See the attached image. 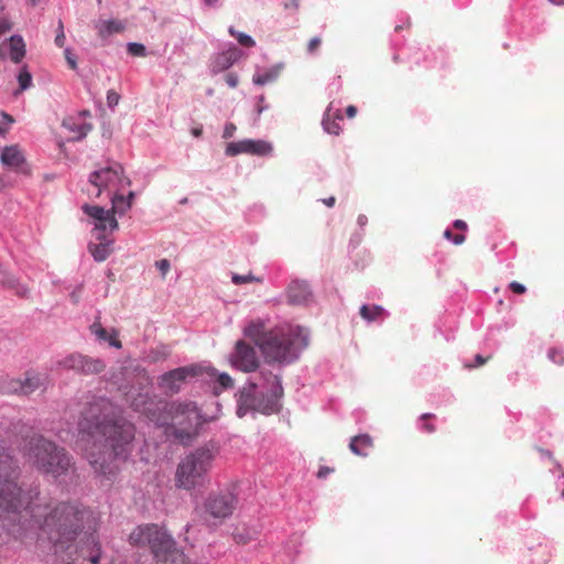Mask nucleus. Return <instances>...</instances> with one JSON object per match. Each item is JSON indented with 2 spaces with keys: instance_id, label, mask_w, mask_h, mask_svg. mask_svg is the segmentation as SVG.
I'll return each instance as SVG.
<instances>
[{
  "instance_id": "c9c22d12",
  "label": "nucleus",
  "mask_w": 564,
  "mask_h": 564,
  "mask_svg": "<svg viewBox=\"0 0 564 564\" xmlns=\"http://www.w3.org/2000/svg\"><path fill=\"white\" fill-rule=\"evenodd\" d=\"M206 381H216L221 389L231 388L234 384L232 378L228 373H218L212 378H206Z\"/></svg>"
},
{
  "instance_id": "0eeeda50",
  "label": "nucleus",
  "mask_w": 564,
  "mask_h": 564,
  "mask_svg": "<svg viewBox=\"0 0 564 564\" xmlns=\"http://www.w3.org/2000/svg\"><path fill=\"white\" fill-rule=\"evenodd\" d=\"M135 546H149L158 564H173L176 555L175 542L167 531L158 524L137 527L129 535Z\"/></svg>"
},
{
  "instance_id": "aec40b11",
  "label": "nucleus",
  "mask_w": 564,
  "mask_h": 564,
  "mask_svg": "<svg viewBox=\"0 0 564 564\" xmlns=\"http://www.w3.org/2000/svg\"><path fill=\"white\" fill-rule=\"evenodd\" d=\"M95 238L99 242H89L88 251L90 252L95 261L102 262L112 253L113 240L108 238V236L104 232L95 234Z\"/></svg>"
},
{
  "instance_id": "6e6552de",
  "label": "nucleus",
  "mask_w": 564,
  "mask_h": 564,
  "mask_svg": "<svg viewBox=\"0 0 564 564\" xmlns=\"http://www.w3.org/2000/svg\"><path fill=\"white\" fill-rule=\"evenodd\" d=\"M88 182L96 188L95 193L88 192V195L95 198L100 197L104 192L110 196L131 185V180L124 175V169L118 162H110L107 166L95 170L89 174Z\"/></svg>"
},
{
  "instance_id": "0e129e2a",
  "label": "nucleus",
  "mask_w": 564,
  "mask_h": 564,
  "mask_svg": "<svg viewBox=\"0 0 564 564\" xmlns=\"http://www.w3.org/2000/svg\"><path fill=\"white\" fill-rule=\"evenodd\" d=\"M324 203L330 208V206H334L336 203L335 197H329L328 199H324Z\"/></svg>"
},
{
  "instance_id": "ea45409f",
  "label": "nucleus",
  "mask_w": 564,
  "mask_h": 564,
  "mask_svg": "<svg viewBox=\"0 0 564 564\" xmlns=\"http://www.w3.org/2000/svg\"><path fill=\"white\" fill-rule=\"evenodd\" d=\"M445 238L453 241L454 245H463L465 241L464 234H453L451 230L444 231Z\"/></svg>"
},
{
  "instance_id": "f3484780",
  "label": "nucleus",
  "mask_w": 564,
  "mask_h": 564,
  "mask_svg": "<svg viewBox=\"0 0 564 564\" xmlns=\"http://www.w3.org/2000/svg\"><path fill=\"white\" fill-rule=\"evenodd\" d=\"M0 161L3 165L18 172L24 174L29 173V169L25 164V158L18 145L6 147L0 154Z\"/></svg>"
},
{
  "instance_id": "f257e3e1",
  "label": "nucleus",
  "mask_w": 564,
  "mask_h": 564,
  "mask_svg": "<svg viewBox=\"0 0 564 564\" xmlns=\"http://www.w3.org/2000/svg\"><path fill=\"white\" fill-rule=\"evenodd\" d=\"M18 475L17 460L7 448L0 447V529L20 534L25 528L22 518L30 516L64 564H98L101 552L95 533L85 534L79 544L74 543L91 518V511L78 503L62 502L44 513L39 506L25 503L17 484Z\"/></svg>"
},
{
  "instance_id": "3c124183",
  "label": "nucleus",
  "mask_w": 564,
  "mask_h": 564,
  "mask_svg": "<svg viewBox=\"0 0 564 564\" xmlns=\"http://www.w3.org/2000/svg\"><path fill=\"white\" fill-rule=\"evenodd\" d=\"M236 129H237V127L232 122L227 123L223 131V138H225V139L231 138L235 134Z\"/></svg>"
},
{
  "instance_id": "c03bdc74",
  "label": "nucleus",
  "mask_w": 564,
  "mask_h": 564,
  "mask_svg": "<svg viewBox=\"0 0 564 564\" xmlns=\"http://www.w3.org/2000/svg\"><path fill=\"white\" fill-rule=\"evenodd\" d=\"M321 43L322 40L318 36L312 37L307 44V52L310 54L316 53L317 50L319 48Z\"/></svg>"
},
{
  "instance_id": "ddd939ff",
  "label": "nucleus",
  "mask_w": 564,
  "mask_h": 564,
  "mask_svg": "<svg viewBox=\"0 0 564 564\" xmlns=\"http://www.w3.org/2000/svg\"><path fill=\"white\" fill-rule=\"evenodd\" d=\"M238 498L230 490L212 494L205 502V511L216 519H224L232 514Z\"/></svg>"
},
{
  "instance_id": "f8f14e48",
  "label": "nucleus",
  "mask_w": 564,
  "mask_h": 564,
  "mask_svg": "<svg viewBox=\"0 0 564 564\" xmlns=\"http://www.w3.org/2000/svg\"><path fill=\"white\" fill-rule=\"evenodd\" d=\"M48 386V376L42 372L29 371L24 379H11L7 391L10 393L30 395L35 391H45Z\"/></svg>"
},
{
  "instance_id": "a18cd8bd",
  "label": "nucleus",
  "mask_w": 564,
  "mask_h": 564,
  "mask_svg": "<svg viewBox=\"0 0 564 564\" xmlns=\"http://www.w3.org/2000/svg\"><path fill=\"white\" fill-rule=\"evenodd\" d=\"M155 267L160 270V272L164 276L169 272L171 264L167 259H161L155 262Z\"/></svg>"
},
{
  "instance_id": "bb28decb",
  "label": "nucleus",
  "mask_w": 564,
  "mask_h": 564,
  "mask_svg": "<svg viewBox=\"0 0 564 564\" xmlns=\"http://www.w3.org/2000/svg\"><path fill=\"white\" fill-rule=\"evenodd\" d=\"M111 200V208L109 209L111 212V215H123L128 209L131 208V203L129 199H126V196L122 194H119L118 192L110 195Z\"/></svg>"
},
{
  "instance_id": "774afa93",
  "label": "nucleus",
  "mask_w": 564,
  "mask_h": 564,
  "mask_svg": "<svg viewBox=\"0 0 564 564\" xmlns=\"http://www.w3.org/2000/svg\"><path fill=\"white\" fill-rule=\"evenodd\" d=\"M8 132V128H3L0 126V135H3Z\"/></svg>"
},
{
  "instance_id": "e2e57ef3",
  "label": "nucleus",
  "mask_w": 564,
  "mask_h": 564,
  "mask_svg": "<svg viewBox=\"0 0 564 564\" xmlns=\"http://www.w3.org/2000/svg\"><path fill=\"white\" fill-rule=\"evenodd\" d=\"M192 134L194 137H200L203 134V128L202 127L193 128L192 129Z\"/></svg>"
},
{
  "instance_id": "72a5a7b5",
  "label": "nucleus",
  "mask_w": 564,
  "mask_h": 564,
  "mask_svg": "<svg viewBox=\"0 0 564 564\" xmlns=\"http://www.w3.org/2000/svg\"><path fill=\"white\" fill-rule=\"evenodd\" d=\"M18 83H19V90L15 94H19L21 91H24L29 89L32 86V75L28 69V66L24 65L21 67L18 76H17Z\"/></svg>"
},
{
  "instance_id": "6ab92c4d",
  "label": "nucleus",
  "mask_w": 564,
  "mask_h": 564,
  "mask_svg": "<svg viewBox=\"0 0 564 564\" xmlns=\"http://www.w3.org/2000/svg\"><path fill=\"white\" fill-rule=\"evenodd\" d=\"M241 58V50L237 47H231L227 51L218 53L212 59V73L217 74L225 72L232 67L234 63Z\"/></svg>"
},
{
  "instance_id": "1a4fd4ad",
  "label": "nucleus",
  "mask_w": 564,
  "mask_h": 564,
  "mask_svg": "<svg viewBox=\"0 0 564 564\" xmlns=\"http://www.w3.org/2000/svg\"><path fill=\"white\" fill-rule=\"evenodd\" d=\"M208 419L204 416L202 410L193 402L178 405V443L191 444L203 433Z\"/></svg>"
},
{
  "instance_id": "8fccbe9b",
  "label": "nucleus",
  "mask_w": 564,
  "mask_h": 564,
  "mask_svg": "<svg viewBox=\"0 0 564 564\" xmlns=\"http://www.w3.org/2000/svg\"><path fill=\"white\" fill-rule=\"evenodd\" d=\"M509 288L514 294L518 295H523L527 291L525 286L518 282H511Z\"/></svg>"
},
{
  "instance_id": "052dcab7",
  "label": "nucleus",
  "mask_w": 564,
  "mask_h": 564,
  "mask_svg": "<svg viewBox=\"0 0 564 564\" xmlns=\"http://www.w3.org/2000/svg\"><path fill=\"white\" fill-rule=\"evenodd\" d=\"M346 113L349 118H354L358 113V108L354 105H349L346 109Z\"/></svg>"
},
{
  "instance_id": "4d7b16f0",
  "label": "nucleus",
  "mask_w": 564,
  "mask_h": 564,
  "mask_svg": "<svg viewBox=\"0 0 564 564\" xmlns=\"http://www.w3.org/2000/svg\"><path fill=\"white\" fill-rule=\"evenodd\" d=\"M234 539L237 543L239 544H247L250 542L251 540V536H245L243 534L241 533H235L234 534Z\"/></svg>"
},
{
  "instance_id": "7ed1b4c3",
  "label": "nucleus",
  "mask_w": 564,
  "mask_h": 564,
  "mask_svg": "<svg viewBox=\"0 0 564 564\" xmlns=\"http://www.w3.org/2000/svg\"><path fill=\"white\" fill-rule=\"evenodd\" d=\"M283 388L281 378L267 371L251 378L239 392L237 415L242 417L248 411L270 415L281 410Z\"/></svg>"
},
{
  "instance_id": "a878e982",
  "label": "nucleus",
  "mask_w": 564,
  "mask_h": 564,
  "mask_svg": "<svg viewBox=\"0 0 564 564\" xmlns=\"http://www.w3.org/2000/svg\"><path fill=\"white\" fill-rule=\"evenodd\" d=\"M97 29L99 36L106 39L115 33H120L123 31L124 26L119 21L108 20L99 22Z\"/></svg>"
},
{
  "instance_id": "9b49d317",
  "label": "nucleus",
  "mask_w": 564,
  "mask_h": 564,
  "mask_svg": "<svg viewBox=\"0 0 564 564\" xmlns=\"http://www.w3.org/2000/svg\"><path fill=\"white\" fill-rule=\"evenodd\" d=\"M56 369L73 370L83 376L98 375L106 368L104 360L73 352L55 361Z\"/></svg>"
},
{
  "instance_id": "4468645a",
  "label": "nucleus",
  "mask_w": 564,
  "mask_h": 564,
  "mask_svg": "<svg viewBox=\"0 0 564 564\" xmlns=\"http://www.w3.org/2000/svg\"><path fill=\"white\" fill-rule=\"evenodd\" d=\"M230 361L232 367L242 372L256 371L260 365L254 347L243 340L236 344Z\"/></svg>"
},
{
  "instance_id": "9d476101",
  "label": "nucleus",
  "mask_w": 564,
  "mask_h": 564,
  "mask_svg": "<svg viewBox=\"0 0 564 564\" xmlns=\"http://www.w3.org/2000/svg\"><path fill=\"white\" fill-rule=\"evenodd\" d=\"M130 406L153 421L160 426L170 424L171 414L166 412L167 403L165 401H155L148 392H139L130 397Z\"/></svg>"
},
{
  "instance_id": "7c9ffc66",
  "label": "nucleus",
  "mask_w": 564,
  "mask_h": 564,
  "mask_svg": "<svg viewBox=\"0 0 564 564\" xmlns=\"http://www.w3.org/2000/svg\"><path fill=\"white\" fill-rule=\"evenodd\" d=\"M280 74L281 67L276 66L262 74L254 75L252 82L257 85H264L276 80Z\"/></svg>"
},
{
  "instance_id": "37998d69",
  "label": "nucleus",
  "mask_w": 564,
  "mask_h": 564,
  "mask_svg": "<svg viewBox=\"0 0 564 564\" xmlns=\"http://www.w3.org/2000/svg\"><path fill=\"white\" fill-rule=\"evenodd\" d=\"M64 55H65V58H66V62H67L68 66L72 69H76L77 68V61H76V56L72 53V51L69 48H65Z\"/></svg>"
},
{
  "instance_id": "423d86ee",
  "label": "nucleus",
  "mask_w": 564,
  "mask_h": 564,
  "mask_svg": "<svg viewBox=\"0 0 564 564\" xmlns=\"http://www.w3.org/2000/svg\"><path fill=\"white\" fill-rule=\"evenodd\" d=\"M218 454L219 446L214 441L206 442L185 454L178 464V487L192 490L203 486Z\"/></svg>"
},
{
  "instance_id": "2eb2a0df",
  "label": "nucleus",
  "mask_w": 564,
  "mask_h": 564,
  "mask_svg": "<svg viewBox=\"0 0 564 564\" xmlns=\"http://www.w3.org/2000/svg\"><path fill=\"white\" fill-rule=\"evenodd\" d=\"M83 212L95 219V234L104 232L109 229L110 232L117 230L119 228L118 220L109 209H105L104 207L84 204L82 206Z\"/></svg>"
},
{
  "instance_id": "a19ab883",
  "label": "nucleus",
  "mask_w": 564,
  "mask_h": 564,
  "mask_svg": "<svg viewBox=\"0 0 564 564\" xmlns=\"http://www.w3.org/2000/svg\"><path fill=\"white\" fill-rule=\"evenodd\" d=\"M120 100V95L115 90H108L107 93V105L109 108H113L118 105Z\"/></svg>"
},
{
  "instance_id": "680f3d73",
  "label": "nucleus",
  "mask_w": 564,
  "mask_h": 564,
  "mask_svg": "<svg viewBox=\"0 0 564 564\" xmlns=\"http://www.w3.org/2000/svg\"><path fill=\"white\" fill-rule=\"evenodd\" d=\"M1 117H2V119H3L8 124H11V123H13V122H14L13 117H12L11 115H9V113L4 112V111H2V112H1Z\"/></svg>"
},
{
  "instance_id": "473e14b6",
  "label": "nucleus",
  "mask_w": 564,
  "mask_h": 564,
  "mask_svg": "<svg viewBox=\"0 0 564 564\" xmlns=\"http://www.w3.org/2000/svg\"><path fill=\"white\" fill-rule=\"evenodd\" d=\"M249 139L240 140V141H232L231 143L227 144L226 147V155L228 156H236L238 153H249Z\"/></svg>"
},
{
  "instance_id": "2f4dec72",
  "label": "nucleus",
  "mask_w": 564,
  "mask_h": 564,
  "mask_svg": "<svg viewBox=\"0 0 564 564\" xmlns=\"http://www.w3.org/2000/svg\"><path fill=\"white\" fill-rule=\"evenodd\" d=\"M159 386L165 393L173 392L176 386V369L162 375Z\"/></svg>"
},
{
  "instance_id": "c756f323",
  "label": "nucleus",
  "mask_w": 564,
  "mask_h": 564,
  "mask_svg": "<svg viewBox=\"0 0 564 564\" xmlns=\"http://www.w3.org/2000/svg\"><path fill=\"white\" fill-rule=\"evenodd\" d=\"M249 153L252 155L267 156L270 155L272 147L268 141L264 140H252L249 139Z\"/></svg>"
},
{
  "instance_id": "4c0bfd02",
  "label": "nucleus",
  "mask_w": 564,
  "mask_h": 564,
  "mask_svg": "<svg viewBox=\"0 0 564 564\" xmlns=\"http://www.w3.org/2000/svg\"><path fill=\"white\" fill-rule=\"evenodd\" d=\"M127 51L130 55L137 57H144L147 55V47L137 42H130L127 44Z\"/></svg>"
},
{
  "instance_id": "412c9836",
  "label": "nucleus",
  "mask_w": 564,
  "mask_h": 564,
  "mask_svg": "<svg viewBox=\"0 0 564 564\" xmlns=\"http://www.w3.org/2000/svg\"><path fill=\"white\" fill-rule=\"evenodd\" d=\"M312 293L310 285L301 280H294L288 289L289 303L292 305H305L310 302Z\"/></svg>"
},
{
  "instance_id": "f03ea898",
  "label": "nucleus",
  "mask_w": 564,
  "mask_h": 564,
  "mask_svg": "<svg viewBox=\"0 0 564 564\" xmlns=\"http://www.w3.org/2000/svg\"><path fill=\"white\" fill-rule=\"evenodd\" d=\"M80 432L91 438L86 456L95 473L112 476L117 460H126L132 447L134 426L124 417L102 411L99 403H90L78 423Z\"/></svg>"
},
{
  "instance_id": "603ef678",
  "label": "nucleus",
  "mask_w": 564,
  "mask_h": 564,
  "mask_svg": "<svg viewBox=\"0 0 564 564\" xmlns=\"http://www.w3.org/2000/svg\"><path fill=\"white\" fill-rule=\"evenodd\" d=\"M489 358H490V356L482 357V355L478 354V355L475 356V362L474 364H469V365H465V367L474 368V367L482 366L485 362L488 361Z\"/></svg>"
},
{
  "instance_id": "5fc2aeb1",
  "label": "nucleus",
  "mask_w": 564,
  "mask_h": 564,
  "mask_svg": "<svg viewBox=\"0 0 564 564\" xmlns=\"http://www.w3.org/2000/svg\"><path fill=\"white\" fill-rule=\"evenodd\" d=\"M11 344V339L3 333H0V351L8 349Z\"/></svg>"
},
{
  "instance_id": "13d9d810",
  "label": "nucleus",
  "mask_w": 564,
  "mask_h": 564,
  "mask_svg": "<svg viewBox=\"0 0 564 564\" xmlns=\"http://www.w3.org/2000/svg\"><path fill=\"white\" fill-rule=\"evenodd\" d=\"M334 471V469L329 468V467H322L318 469L317 471V477L319 479H324V477H326L329 473Z\"/></svg>"
},
{
  "instance_id": "69168bd1",
  "label": "nucleus",
  "mask_w": 564,
  "mask_h": 564,
  "mask_svg": "<svg viewBox=\"0 0 564 564\" xmlns=\"http://www.w3.org/2000/svg\"><path fill=\"white\" fill-rule=\"evenodd\" d=\"M134 196H135L134 192H129V194L126 196V199H129V202L132 204Z\"/></svg>"
},
{
  "instance_id": "de8ad7c7",
  "label": "nucleus",
  "mask_w": 564,
  "mask_h": 564,
  "mask_svg": "<svg viewBox=\"0 0 564 564\" xmlns=\"http://www.w3.org/2000/svg\"><path fill=\"white\" fill-rule=\"evenodd\" d=\"M83 291V284L77 285L69 294L70 301L73 304H78L80 301V295Z\"/></svg>"
},
{
  "instance_id": "dca6fc26",
  "label": "nucleus",
  "mask_w": 564,
  "mask_h": 564,
  "mask_svg": "<svg viewBox=\"0 0 564 564\" xmlns=\"http://www.w3.org/2000/svg\"><path fill=\"white\" fill-rule=\"evenodd\" d=\"M216 376L215 368L210 366H204L200 364H192L183 367H178V382L193 381V379L213 378Z\"/></svg>"
},
{
  "instance_id": "b1692460",
  "label": "nucleus",
  "mask_w": 564,
  "mask_h": 564,
  "mask_svg": "<svg viewBox=\"0 0 564 564\" xmlns=\"http://www.w3.org/2000/svg\"><path fill=\"white\" fill-rule=\"evenodd\" d=\"M372 447V438L367 434L355 436L349 443V449L361 457H367Z\"/></svg>"
},
{
  "instance_id": "bf43d9fd",
  "label": "nucleus",
  "mask_w": 564,
  "mask_h": 564,
  "mask_svg": "<svg viewBox=\"0 0 564 564\" xmlns=\"http://www.w3.org/2000/svg\"><path fill=\"white\" fill-rule=\"evenodd\" d=\"M454 227L456 230L465 231L467 230V224L464 220H455Z\"/></svg>"
},
{
  "instance_id": "a211bd4d",
  "label": "nucleus",
  "mask_w": 564,
  "mask_h": 564,
  "mask_svg": "<svg viewBox=\"0 0 564 564\" xmlns=\"http://www.w3.org/2000/svg\"><path fill=\"white\" fill-rule=\"evenodd\" d=\"M0 284L9 290H13L15 295L21 299H30L31 290L25 284H22L15 274L8 270L0 263Z\"/></svg>"
},
{
  "instance_id": "6e6d98bb",
  "label": "nucleus",
  "mask_w": 564,
  "mask_h": 564,
  "mask_svg": "<svg viewBox=\"0 0 564 564\" xmlns=\"http://www.w3.org/2000/svg\"><path fill=\"white\" fill-rule=\"evenodd\" d=\"M301 0H284V8L285 9H293L297 10L300 8Z\"/></svg>"
},
{
  "instance_id": "20e7f679",
  "label": "nucleus",
  "mask_w": 564,
  "mask_h": 564,
  "mask_svg": "<svg viewBox=\"0 0 564 564\" xmlns=\"http://www.w3.org/2000/svg\"><path fill=\"white\" fill-rule=\"evenodd\" d=\"M260 351L269 364H291L308 345V334L302 327H276L262 333L258 339Z\"/></svg>"
},
{
  "instance_id": "864d4df0",
  "label": "nucleus",
  "mask_w": 564,
  "mask_h": 564,
  "mask_svg": "<svg viewBox=\"0 0 564 564\" xmlns=\"http://www.w3.org/2000/svg\"><path fill=\"white\" fill-rule=\"evenodd\" d=\"M12 29V23L7 19H0V35Z\"/></svg>"
},
{
  "instance_id": "e433bc0d",
  "label": "nucleus",
  "mask_w": 564,
  "mask_h": 564,
  "mask_svg": "<svg viewBox=\"0 0 564 564\" xmlns=\"http://www.w3.org/2000/svg\"><path fill=\"white\" fill-rule=\"evenodd\" d=\"M231 281L236 285L247 284V283H261L262 279L259 276H254L252 274L248 275H240V274H234L231 276Z\"/></svg>"
},
{
  "instance_id": "58836bf2",
  "label": "nucleus",
  "mask_w": 564,
  "mask_h": 564,
  "mask_svg": "<svg viewBox=\"0 0 564 564\" xmlns=\"http://www.w3.org/2000/svg\"><path fill=\"white\" fill-rule=\"evenodd\" d=\"M550 360L556 365L564 364V352L557 348H551L549 351Z\"/></svg>"
},
{
  "instance_id": "5701e85b",
  "label": "nucleus",
  "mask_w": 564,
  "mask_h": 564,
  "mask_svg": "<svg viewBox=\"0 0 564 564\" xmlns=\"http://www.w3.org/2000/svg\"><path fill=\"white\" fill-rule=\"evenodd\" d=\"M91 333L97 337L100 341H107L109 346L115 347L117 349L121 348V341L117 338L118 332L116 329L111 330L109 335L107 329L102 327L99 322H95L90 326Z\"/></svg>"
},
{
  "instance_id": "338daca9",
  "label": "nucleus",
  "mask_w": 564,
  "mask_h": 564,
  "mask_svg": "<svg viewBox=\"0 0 564 564\" xmlns=\"http://www.w3.org/2000/svg\"><path fill=\"white\" fill-rule=\"evenodd\" d=\"M552 4L564 6V0H549Z\"/></svg>"
},
{
  "instance_id": "09e8293b",
  "label": "nucleus",
  "mask_w": 564,
  "mask_h": 564,
  "mask_svg": "<svg viewBox=\"0 0 564 564\" xmlns=\"http://www.w3.org/2000/svg\"><path fill=\"white\" fill-rule=\"evenodd\" d=\"M225 82L230 86V87H236L238 84H239V77L237 76L236 73H227L225 75Z\"/></svg>"
},
{
  "instance_id": "c85d7f7f",
  "label": "nucleus",
  "mask_w": 564,
  "mask_h": 564,
  "mask_svg": "<svg viewBox=\"0 0 564 564\" xmlns=\"http://www.w3.org/2000/svg\"><path fill=\"white\" fill-rule=\"evenodd\" d=\"M386 310L378 305H362L359 310L361 318L367 322H375L383 317Z\"/></svg>"
},
{
  "instance_id": "cd10ccee",
  "label": "nucleus",
  "mask_w": 564,
  "mask_h": 564,
  "mask_svg": "<svg viewBox=\"0 0 564 564\" xmlns=\"http://www.w3.org/2000/svg\"><path fill=\"white\" fill-rule=\"evenodd\" d=\"M63 127L72 132H75L77 135L74 138V140L77 141L84 139L87 135V133L93 129V126L90 123H76L72 119L64 120Z\"/></svg>"
},
{
  "instance_id": "79ce46f5",
  "label": "nucleus",
  "mask_w": 564,
  "mask_h": 564,
  "mask_svg": "<svg viewBox=\"0 0 564 564\" xmlns=\"http://www.w3.org/2000/svg\"><path fill=\"white\" fill-rule=\"evenodd\" d=\"M55 44L58 47H63L65 44L64 28H63L62 21L58 22V30H57V34L55 36Z\"/></svg>"
},
{
  "instance_id": "f704fd0d",
  "label": "nucleus",
  "mask_w": 564,
  "mask_h": 564,
  "mask_svg": "<svg viewBox=\"0 0 564 564\" xmlns=\"http://www.w3.org/2000/svg\"><path fill=\"white\" fill-rule=\"evenodd\" d=\"M230 35L236 37L238 43L243 47H253L256 42L251 36L247 35V33L238 32L232 26L229 29Z\"/></svg>"
},
{
  "instance_id": "49530a36",
  "label": "nucleus",
  "mask_w": 564,
  "mask_h": 564,
  "mask_svg": "<svg viewBox=\"0 0 564 564\" xmlns=\"http://www.w3.org/2000/svg\"><path fill=\"white\" fill-rule=\"evenodd\" d=\"M434 417H435V415H434V414H431V413H425V414H423V415L421 416V419L425 421V424L423 425V429H424V431H425V432H427V433H433V432H435V427H434V425H433V424L427 423V420H430V419H434Z\"/></svg>"
},
{
  "instance_id": "393cba45",
  "label": "nucleus",
  "mask_w": 564,
  "mask_h": 564,
  "mask_svg": "<svg viewBox=\"0 0 564 564\" xmlns=\"http://www.w3.org/2000/svg\"><path fill=\"white\" fill-rule=\"evenodd\" d=\"M339 120H343V116L339 110L336 112H332L330 108L327 109L324 118H323V127L328 134L338 135L340 133L341 127L339 126Z\"/></svg>"
},
{
  "instance_id": "4be33fe9",
  "label": "nucleus",
  "mask_w": 564,
  "mask_h": 564,
  "mask_svg": "<svg viewBox=\"0 0 564 564\" xmlns=\"http://www.w3.org/2000/svg\"><path fill=\"white\" fill-rule=\"evenodd\" d=\"M8 45H9L10 59L15 64H20L26 54L25 43H24L23 37L18 34L12 35L8 40Z\"/></svg>"
},
{
  "instance_id": "39448f33",
  "label": "nucleus",
  "mask_w": 564,
  "mask_h": 564,
  "mask_svg": "<svg viewBox=\"0 0 564 564\" xmlns=\"http://www.w3.org/2000/svg\"><path fill=\"white\" fill-rule=\"evenodd\" d=\"M24 452L34 468L54 478L67 475L74 466L73 457L64 447L41 434L28 440Z\"/></svg>"
}]
</instances>
